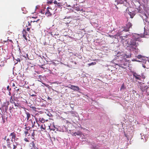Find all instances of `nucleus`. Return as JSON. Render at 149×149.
Wrapping results in <instances>:
<instances>
[{"label":"nucleus","mask_w":149,"mask_h":149,"mask_svg":"<svg viewBox=\"0 0 149 149\" xmlns=\"http://www.w3.org/2000/svg\"><path fill=\"white\" fill-rule=\"evenodd\" d=\"M30 107L31 108L33 111H36V108L32 106V105H31L30 106Z\"/></svg>","instance_id":"obj_22"},{"label":"nucleus","mask_w":149,"mask_h":149,"mask_svg":"<svg viewBox=\"0 0 149 149\" xmlns=\"http://www.w3.org/2000/svg\"><path fill=\"white\" fill-rule=\"evenodd\" d=\"M24 133L25 134V135H27L28 136H29L30 135V134L29 133V131H28L25 130V131Z\"/></svg>","instance_id":"obj_23"},{"label":"nucleus","mask_w":149,"mask_h":149,"mask_svg":"<svg viewBox=\"0 0 149 149\" xmlns=\"http://www.w3.org/2000/svg\"><path fill=\"white\" fill-rule=\"evenodd\" d=\"M36 96V95H31V96Z\"/></svg>","instance_id":"obj_45"},{"label":"nucleus","mask_w":149,"mask_h":149,"mask_svg":"<svg viewBox=\"0 0 149 149\" xmlns=\"http://www.w3.org/2000/svg\"><path fill=\"white\" fill-rule=\"evenodd\" d=\"M39 20H40L39 19H38L36 21H31L30 22H28V25H26V26L27 27V26H31V23L32 22H37L38 21H39Z\"/></svg>","instance_id":"obj_13"},{"label":"nucleus","mask_w":149,"mask_h":149,"mask_svg":"<svg viewBox=\"0 0 149 149\" xmlns=\"http://www.w3.org/2000/svg\"><path fill=\"white\" fill-rule=\"evenodd\" d=\"M48 3H50V4L52 3V1H49L47 2Z\"/></svg>","instance_id":"obj_38"},{"label":"nucleus","mask_w":149,"mask_h":149,"mask_svg":"<svg viewBox=\"0 0 149 149\" xmlns=\"http://www.w3.org/2000/svg\"><path fill=\"white\" fill-rule=\"evenodd\" d=\"M58 2L56 1V0H55L54 1V3L55 4H56V5H57L58 3Z\"/></svg>","instance_id":"obj_34"},{"label":"nucleus","mask_w":149,"mask_h":149,"mask_svg":"<svg viewBox=\"0 0 149 149\" xmlns=\"http://www.w3.org/2000/svg\"><path fill=\"white\" fill-rule=\"evenodd\" d=\"M140 88L141 90L144 92L148 88L147 86H146L144 83H142L140 86Z\"/></svg>","instance_id":"obj_4"},{"label":"nucleus","mask_w":149,"mask_h":149,"mask_svg":"<svg viewBox=\"0 0 149 149\" xmlns=\"http://www.w3.org/2000/svg\"><path fill=\"white\" fill-rule=\"evenodd\" d=\"M24 140L26 141V142H29V141L28 140V139L26 138H24Z\"/></svg>","instance_id":"obj_35"},{"label":"nucleus","mask_w":149,"mask_h":149,"mask_svg":"<svg viewBox=\"0 0 149 149\" xmlns=\"http://www.w3.org/2000/svg\"><path fill=\"white\" fill-rule=\"evenodd\" d=\"M75 134H76V133H74V135H75Z\"/></svg>","instance_id":"obj_48"},{"label":"nucleus","mask_w":149,"mask_h":149,"mask_svg":"<svg viewBox=\"0 0 149 149\" xmlns=\"http://www.w3.org/2000/svg\"><path fill=\"white\" fill-rule=\"evenodd\" d=\"M3 146V148H6V147L5 146Z\"/></svg>","instance_id":"obj_46"},{"label":"nucleus","mask_w":149,"mask_h":149,"mask_svg":"<svg viewBox=\"0 0 149 149\" xmlns=\"http://www.w3.org/2000/svg\"><path fill=\"white\" fill-rule=\"evenodd\" d=\"M130 41L129 43L130 48L133 50L137 49V46L139 45V44L136 42L134 40L130 39Z\"/></svg>","instance_id":"obj_1"},{"label":"nucleus","mask_w":149,"mask_h":149,"mask_svg":"<svg viewBox=\"0 0 149 149\" xmlns=\"http://www.w3.org/2000/svg\"><path fill=\"white\" fill-rule=\"evenodd\" d=\"M26 35H24V36H22L27 41V38L26 37Z\"/></svg>","instance_id":"obj_33"},{"label":"nucleus","mask_w":149,"mask_h":149,"mask_svg":"<svg viewBox=\"0 0 149 149\" xmlns=\"http://www.w3.org/2000/svg\"><path fill=\"white\" fill-rule=\"evenodd\" d=\"M16 134L14 132L11 133L10 134V136H12V139H11L12 141H13V139H14V140L15 139V138L16 137Z\"/></svg>","instance_id":"obj_10"},{"label":"nucleus","mask_w":149,"mask_h":149,"mask_svg":"<svg viewBox=\"0 0 149 149\" xmlns=\"http://www.w3.org/2000/svg\"><path fill=\"white\" fill-rule=\"evenodd\" d=\"M26 13V12H25V13Z\"/></svg>","instance_id":"obj_49"},{"label":"nucleus","mask_w":149,"mask_h":149,"mask_svg":"<svg viewBox=\"0 0 149 149\" xmlns=\"http://www.w3.org/2000/svg\"><path fill=\"white\" fill-rule=\"evenodd\" d=\"M35 144V142L34 141H32L31 143H30V146L33 147V148H35L36 146Z\"/></svg>","instance_id":"obj_12"},{"label":"nucleus","mask_w":149,"mask_h":149,"mask_svg":"<svg viewBox=\"0 0 149 149\" xmlns=\"http://www.w3.org/2000/svg\"><path fill=\"white\" fill-rule=\"evenodd\" d=\"M31 28V27L30 28H27L26 29V30L27 31H29L30 30V28Z\"/></svg>","instance_id":"obj_36"},{"label":"nucleus","mask_w":149,"mask_h":149,"mask_svg":"<svg viewBox=\"0 0 149 149\" xmlns=\"http://www.w3.org/2000/svg\"><path fill=\"white\" fill-rule=\"evenodd\" d=\"M13 104H14V105L15 107H18L19 106V103H16L15 102Z\"/></svg>","instance_id":"obj_28"},{"label":"nucleus","mask_w":149,"mask_h":149,"mask_svg":"<svg viewBox=\"0 0 149 149\" xmlns=\"http://www.w3.org/2000/svg\"><path fill=\"white\" fill-rule=\"evenodd\" d=\"M29 121H31V122L32 124V127H34V126H35L37 127L36 125H35V124H36V123H35V121H34V122H33L31 119L29 120Z\"/></svg>","instance_id":"obj_16"},{"label":"nucleus","mask_w":149,"mask_h":149,"mask_svg":"<svg viewBox=\"0 0 149 149\" xmlns=\"http://www.w3.org/2000/svg\"><path fill=\"white\" fill-rule=\"evenodd\" d=\"M32 136L33 137H34V136L35 135V134L34 133V132H33L32 133Z\"/></svg>","instance_id":"obj_37"},{"label":"nucleus","mask_w":149,"mask_h":149,"mask_svg":"<svg viewBox=\"0 0 149 149\" xmlns=\"http://www.w3.org/2000/svg\"><path fill=\"white\" fill-rule=\"evenodd\" d=\"M49 7H48L47 9V11L45 13V15L47 16H50L52 15V14L49 10Z\"/></svg>","instance_id":"obj_11"},{"label":"nucleus","mask_w":149,"mask_h":149,"mask_svg":"<svg viewBox=\"0 0 149 149\" xmlns=\"http://www.w3.org/2000/svg\"><path fill=\"white\" fill-rule=\"evenodd\" d=\"M47 99H49V100H52V98H50L49 97H48L47 98Z\"/></svg>","instance_id":"obj_41"},{"label":"nucleus","mask_w":149,"mask_h":149,"mask_svg":"<svg viewBox=\"0 0 149 149\" xmlns=\"http://www.w3.org/2000/svg\"><path fill=\"white\" fill-rule=\"evenodd\" d=\"M6 139V137H5V138H4V139Z\"/></svg>","instance_id":"obj_47"},{"label":"nucleus","mask_w":149,"mask_h":149,"mask_svg":"<svg viewBox=\"0 0 149 149\" xmlns=\"http://www.w3.org/2000/svg\"><path fill=\"white\" fill-rule=\"evenodd\" d=\"M19 61H20V60L19 59Z\"/></svg>","instance_id":"obj_52"},{"label":"nucleus","mask_w":149,"mask_h":149,"mask_svg":"<svg viewBox=\"0 0 149 149\" xmlns=\"http://www.w3.org/2000/svg\"><path fill=\"white\" fill-rule=\"evenodd\" d=\"M74 86V85H72L71 84H69V86H65V87H68V88H70L72 90V89H73V87L72 86Z\"/></svg>","instance_id":"obj_20"},{"label":"nucleus","mask_w":149,"mask_h":149,"mask_svg":"<svg viewBox=\"0 0 149 149\" xmlns=\"http://www.w3.org/2000/svg\"><path fill=\"white\" fill-rule=\"evenodd\" d=\"M36 123L37 124L38 126V128H37L38 129L39 128V127H40V128L41 130V131H45L46 130V127L44 124L42 123V124H41V125H40L38 123L36 120Z\"/></svg>","instance_id":"obj_3"},{"label":"nucleus","mask_w":149,"mask_h":149,"mask_svg":"<svg viewBox=\"0 0 149 149\" xmlns=\"http://www.w3.org/2000/svg\"><path fill=\"white\" fill-rule=\"evenodd\" d=\"M51 35L52 36L56 35V34H54V33H53V32H52L51 33Z\"/></svg>","instance_id":"obj_39"},{"label":"nucleus","mask_w":149,"mask_h":149,"mask_svg":"<svg viewBox=\"0 0 149 149\" xmlns=\"http://www.w3.org/2000/svg\"><path fill=\"white\" fill-rule=\"evenodd\" d=\"M19 91V88H18L17 90H16V91H17V92H18Z\"/></svg>","instance_id":"obj_43"},{"label":"nucleus","mask_w":149,"mask_h":149,"mask_svg":"<svg viewBox=\"0 0 149 149\" xmlns=\"http://www.w3.org/2000/svg\"><path fill=\"white\" fill-rule=\"evenodd\" d=\"M15 144H13V149H15L17 147V146L18 145V144L16 142H15Z\"/></svg>","instance_id":"obj_24"},{"label":"nucleus","mask_w":149,"mask_h":149,"mask_svg":"<svg viewBox=\"0 0 149 149\" xmlns=\"http://www.w3.org/2000/svg\"><path fill=\"white\" fill-rule=\"evenodd\" d=\"M25 128L26 129V131H29V130H30V128L29 127H26Z\"/></svg>","instance_id":"obj_31"},{"label":"nucleus","mask_w":149,"mask_h":149,"mask_svg":"<svg viewBox=\"0 0 149 149\" xmlns=\"http://www.w3.org/2000/svg\"><path fill=\"white\" fill-rule=\"evenodd\" d=\"M125 88L124 85V84H123L121 86L120 88V90H121L122 89H124Z\"/></svg>","instance_id":"obj_27"},{"label":"nucleus","mask_w":149,"mask_h":149,"mask_svg":"<svg viewBox=\"0 0 149 149\" xmlns=\"http://www.w3.org/2000/svg\"><path fill=\"white\" fill-rule=\"evenodd\" d=\"M143 67L144 68H149V60L148 61H146L144 64L143 65Z\"/></svg>","instance_id":"obj_7"},{"label":"nucleus","mask_w":149,"mask_h":149,"mask_svg":"<svg viewBox=\"0 0 149 149\" xmlns=\"http://www.w3.org/2000/svg\"><path fill=\"white\" fill-rule=\"evenodd\" d=\"M9 41L10 42H12V40H9Z\"/></svg>","instance_id":"obj_44"},{"label":"nucleus","mask_w":149,"mask_h":149,"mask_svg":"<svg viewBox=\"0 0 149 149\" xmlns=\"http://www.w3.org/2000/svg\"><path fill=\"white\" fill-rule=\"evenodd\" d=\"M39 121L41 122L42 123L45 122V120L42 118H40L39 119Z\"/></svg>","instance_id":"obj_18"},{"label":"nucleus","mask_w":149,"mask_h":149,"mask_svg":"<svg viewBox=\"0 0 149 149\" xmlns=\"http://www.w3.org/2000/svg\"><path fill=\"white\" fill-rule=\"evenodd\" d=\"M33 18H36V17H32Z\"/></svg>","instance_id":"obj_50"},{"label":"nucleus","mask_w":149,"mask_h":149,"mask_svg":"<svg viewBox=\"0 0 149 149\" xmlns=\"http://www.w3.org/2000/svg\"><path fill=\"white\" fill-rule=\"evenodd\" d=\"M132 26V24L130 22H128L127 24H126V27L127 28V29H124L123 30V31H128L129 30V29L131 28Z\"/></svg>","instance_id":"obj_5"},{"label":"nucleus","mask_w":149,"mask_h":149,"mask_svg":"<svg viewBox=\"0 0 149 149\" xmlns=\"http://www.w3.org/2000/svg\"><path fill=\"white\" fill-rule=\"evenodd\" d=\"M6 142H7V146H8V148H10L11 146H10V139L8 138L6 140Z\"/></svg>","instance_id":"obj_15"},{"label":"nucleus","mask_w":149,"mask_h":149,"mask_svg":"<svg viewBox=\"0 0 149 149\" xmlns=\"http://www.w3.org/2000/svg\"><path fill=\"white\" fill-rule=\"evenodd\" d=\"M12 86H15V84H14V83H13V84H12Z\"/></svg>","instance_id":"obj_42"},{"label":"nucleus","mask_w":149,"mask_h":149,"mask_svg":"<svg viewBox=\"0 0 149 149\" xmlns=\"http://www.w3.org/2000/svg\"><path fill=\"white\" fill-rule=\"evenodd\" d=\"M117 1L120 4H123L125 1H126L127 0H117Z\"/></svg>","instance_id":"obj_17"},{"label":"nucleus","mask_w":149,"mask_h":149,"mask_svg":"<svg viewBox=\"0 0 149 149\" xmlns=\"http://www.w3.org/2000/svg\"><path fill=\"white\" fill-rule=\"evenodd\" d=\"M27 32L26 31L25 29H24L22 31V34L23 36H24V35H27Z\"/></svg>","instance_id":"obj_19"},{"label":"nucleus","mask_w":149,"mask_h":149,"mask_svg":"<svg viewBox=\"0 0 149 149\" xmlns=\"http://www.w3.org/2000/svg\"><path fill=\"white\" fill-rule=\"evenodd\" d=\"M26 118L27 120H29V118L31 117V115L28 112H26Z\"/></svg>","instance_id":"obj_14"},{"label":"nucleus","mask_w":149,"mask_h":149,"mask_svg":"<svg viewBox=\"0 0 149 149\" xmlns=\"http://www.w3.org/2000/svg\"><path fill=\"white\" fill-rule=\"evenodd\" d=\"M43 65H41L40 66V67L41 68H42L43 70H45L46 68L45 67L43 66Z\"/></svg>","instance_id":"obj_30"},{"label":"nucleus","mask_w":149,"mask_h":149,"mask_svg":"<svg viewBox=\"0 0 149 149\" xmlns=\"http://www.w3.org/2000/svg\"><path fill=\"white\" fill-rule=\"evenodd\" d=\"M131 17L132 18L133 17H132L131 16Z\"/></svg>","instance_id":"obj_51"},{"label":"nucleus","mask_w":149,"mask_h":149,"mask_svg":"<svg viewBox=\"0 0 149 149\" xmlns=\"http://www.w3.org/2000/svg\"><path fill=\"white\" fill-rule=\"evenodd\" d=\"M133 76L136 79L139 80H141V77L140 75H138L136 73H134L133 74Z\"/></svg>","instance_id":"obj_8"},{"label":"nucleus","mask_w":149,"mask_h":149,"mask_svg":"<svg viewBox=\"0 0 149 149\" xmlns=\"http://www.w3.org/2000/svg\"><path fill=\"white\" fill-rule=\"evenodd\" d=\"M63 5V3H61L58 2L57 5L56 6L58 7H61Z\"/></svg>","instance_id":"obj_21"},{"label":"nucleus","mask_w":149,"mask_h":149,"mask_svg":"<svg viewBox=\"0 0 149 149\" xmlns=\"http://www.w3.org/2000/svg\"><path fill=\"white\" fill-rule=\"evenodd\" d=\"M125 56L127 58H129L130 57V56L129 55L127 56L126 55H125Z\"/></svg>","instance_id":"obj_40"},{"label":"nucleus","mask_w":149,"mask_h":149,"mask_svg":"<svg viewBox=\"0 0 149 149\" xmlns=\"http://www.w3.org/2000/svg\"><path fill=\"white\" fill-rule=\"evenodd\" d=\"M96 64V63L95 62H92L90 63H89L88 65L89 66H91L92 65H95Z\"/></svg>","instance_id":"obj_26"},{"label":"nucleus","mask_w":149,"mask_h":149,"mask_svg":"<svg viewBox=\"0 0 149 149\" xmlns=\"http://www.w3.org/2000/svg\"><path fill=\"white\" fill-rule=\"evenodd\" d=\"M72 86L73 87L72 90L74 91H78L80 90L79 87L77 86L74 85V86Z\"/></svg>","instance_id":"obj_9"},{"label":"nucleus","mask_w":149,"mask_h":149,"mask_svg":"<svg viewBox=\"0 0 149 149\" xmlns=\"http://www.w3.org/2000/svg\"><path fill=\"white\" fill-rule=\"evenodd\" d=\"M120 63H118L116 65L122 68H123L124 67L123 66H127L129 65L128 61L125 58H124L122 60H120Z\"/></svg>","instance_id":"obj_2"},{"label":"nucleus","mask_w":149,"mask_h":149,"mask_svg":"<svg viewBox=\"0 0 149 149\" xmlns=\"http://www.w3.org/2000/svg\"><path fill=\"white\" fill-rule=\"evenodd\" d=\"M4 104L3 105V107H5V111L6 112L8 109V106L9 105V102H7L4 103Z\"/></svg>","instance_id":"obj_6"},{"label":"nucleus","mask_w":149,"mask_h":149,"mask_svg":"<svg viewBox=\"0 0 149 149\" xmlns=\"http://www.w3.org/2000/svg\"><path fill=\"white\" fill-rule=\"evenodd\" d=\"M10 102L12 104L14 103L15 102H14L13 100L12 97H10Z\"/></svg>","instance_id":"obj_25"},{"label":"nucleus","mask_w":149,"mask_h":149,"mask_svg":"<svg viewBox=\"0 0 149 149\" xmlns=\"http://www.w3.org/2000/svg\"><path fill=\"white\" fill-rule=\"evenodd\" d=\"M7 89L9 91H10L11 90V88H9V86H7Z\"/></svg>","instance_id":"obj_32"},{"label":"nucleus","mask_w":149,"mask_h":149,"mask_svg":"<svg viewBox=\"0 0 149 149\" xmlns=\"http://www.w3.org/2000/svg\"><path fill=\"white\" fill-rule=\"evenodd\" d=\"M137 58L139 59L142 58L143 56L141 55H138L137 56Z\"/></svg>","instance_id":"obj_29"}]
</instances>
